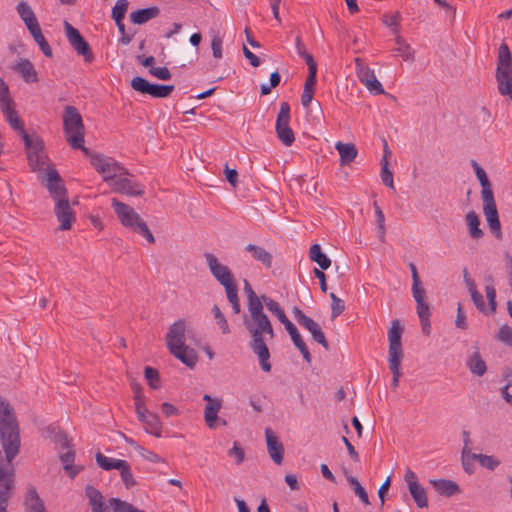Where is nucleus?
Segmentation results:
<instances>
[{"label": "nucleus", "instance_id": "nucleus-1", "mask_svg": "<svg viewBox=\"0 0 512 512\" xmlns=\"http://www.w3.org/2000/svg\"><path fill=\"white\" fill-rule=\"evenodd\" d=\"M249 316L244 318V325L250 335V348L258 356L261 369L271 371L270 352L267 341L275 338L274 328L268 316L263 311V305L252 302L248 305Z\"/></svg>", "mask_w": 512, "mask_h": 512}, {"label": "nucleus", "instance_id": "nucleus-2", "mask_svg": "<svg viewBox=\"0 0 512 512\" xmlns=\"http://www.w3.org/2000/svg\"><path fill=\"white\" fill-rule=\"evenodd\" d=\"M0 444L4 461L12 462L21 447L20 426L12 405L0 396Z\"/></svg>", "mask_w": 512, "mask_h": 512}, {"label": "nucleus", "instance_id": "nucleus-3", "mask_svg": "<svg viewBox=\"0 0 512 512\" xmlns=\"http://www.w3.org/2000/svg\"><path fill=\"white\" fill-rule=\"evenodd\" d=\"M185 331L184 320L174 322L166 335V345L174 357L193 369L198 362V356L194 349L185 345Z\"/></svg>", "mask_w": 512, "mask_h": 512}, {"label": "nucleus", "instance_id": "nucleus-4", "mask_svg": "<svg viewBox=\"0 0 512 512\" xmlns=\"http://www.w3.org/2000/svg\"><path fill=\"white\" fill-rule=\"evenodd\" d=\"M63 129L66 140L73 149H80L85 154L89 153V150L84 146L85 126L76 107L67 105L64 108Z\"/></svg>", "mask_w": 512, "mask_h": 512}, {"label": "nucleus", "instance_id": "nucleus-5", "mask_svg": "<svg viewBox=\"0 0 512 512\" xmlns=\"http://www.w3.org/2000/svg\"><path fill=\"white\" fill-rule=\"evenodd\" d=\"M112 207L124 227L133 232L142 235L150 244L155 243V238L148 228L147 223L141 216L129 205L120 202L118 199H112Z\"/></svg>", "mask_w": 512, "mask_h": 512}, {"label": "nucleus", "instance_id": "nucleus-6", "mask_svg": "<svg viewBox=\"0 0 512 512\" xmlns=\"http://www.w3.org/2000/svg\"><path fill=\"white\" fill-rule=\"evenodd\" d=\"M262 300L267 309L271 313H273L278 318V320L285 326V329L289 333L291 340L302 354L304 360L307 363H311L312 357L304 340L299 334L296 326L288 319L284 310L281 308L280 304L266 295H262Z\"/></svg>", "mask_w": 512, "mask_h": 512}, {"label": "nucleus", "instance_id": "nucleus-7", "mask_svg": "<svg viewBox=\"0 0 512 512\" xmlns=\"http://www.w3.org/2000/svg\"><path fill=\"white\" fill-rule=\"evenodd\" d=\"M93 168L102 176L104 182L112 186L121 175H129V171L112 157L100 153L90 155Z\"/></svg>", "mask_w": 512, "mask_h": 512}, {"label": "nucleus", "instance_id": "nucleus-8", "mask_svg": "<svg viewBox=\"0 0 512 512\" xmlns=\"http://www.w3.org/2000/svg\"><path fill=\"white\" fill-rule=\"evenodd\" d=\"M23 141L27 151L28 163L32 171H43L47 156L44 152L42 139L37 135L30 136L25 134L23 135Z\"/></svg>", "mask_w": 512, "mask_h": 512}, {"label": "nucleus", "instance_id": "nucleus-9", "mask_svg": "<svg viewBox=\"0 0 512 512\" xmlns=\"http://www.w3.org/2000/svg\"><path fill=\"white\" fill-rule=\"evenodd\" d=\"M276 134L278 139L287 147L295 141L294 132L290 127V105L288 102L280 103V110L276 119Z\"/></svg>", "mask_w": 512, "mask_h": 512}, {"label": "nucleus", "instance_id": "nucleus-10", "mask_svg": "<svg viewBox=\"0 0 512 512\" xmlns=\"http://www.w3.org/2000/svg\"><path fill=\"white\" fill-rule=\"evenodd\" d=\"M292 312L298 324L304 329L308 330L311 333L313 339L325 350H329V343L320 325L312 318L305 315V313L297 306L293 307Z\"/></svg>", "mask_w": 512, "mask_h": 512}, {"label": "nucleus", "instance_id": "nucleus-11", "mask_svg": "<svg viewBox=\"0 0 512 512\" xmlns=\"http://www.w3.org/2000/svg\"><path fill=\"white\" fill-rule=\"evenodd\" d=\"M66 37L68 39L69 44L73 47V49L77 52L78 55L84 57V60L88 63L92 62L94 59L93 52L89 43L84 39V37L80 34L78 29L73 27L67 21L64 22Z\"/></svg>", "mask_w": 512, "mask_h": 512}, {"label": "nucleus", "instance_id": "nucleus-12", "mask_svg": "<svg viewBox=\"0 0 512 512\" xmlns=\"http://www.w3.org/2000/svg\"><path fill=\"white\" fill-rule=\"evenodd\" d=\"M14 487V467L12 462L4 461L0 451V504H7Z\"/></svg>", "mask_w": 512, "mask_h": 512}, {"label": "nucleus", "instance_id": "nucleus-13", "mask_svg": "<svg viewBox=\"0 0 512 512\" xmlns=\"http://www.w3.org/2000/svg\"><path fill=\"white\" fill-rule=\"evenodd\" d=\"M355 68L360 82L371 92L376 95L384 94L382 84L377 80L375 73L361 58H355Z\"/></svg>", "mask_w": 512, "mask_h": 512}, {"label": "nucleus", "instance_id": "nucleus-14", "mask_svg": "<svg viewBox=\"0 0 512 512\" xmlns=\"http://www.w3.org/2000/svg\"><path fill=\"white\" fill-rule=\"evenodd\" d=\"M483 213L490 230L497 239L502 238L501 224L499 220L498 210L494 199V194L482 197Z\"/></svg>", "mask_w": 512, "mask_h": 512}, {"label": "nucleus", "instance_id": "nucleus-15", "mask_svg": "<svg viewBox=\"0 0 512 512\" xmlns=\"http://www.w3.org/2000/svg\"><path fill=\"white\" fill-rule=\"evenodd\" d=\"M496 79L498 84L507 79L512 80V58L511 52L506 43H502L498 50Z\"/></svg>", "mask_w": 512, "mask_h": 512}, {"label": "nucleus", "instance_id": "nucleus-16", "mask_svg": "<svg viewBox=\"0 0 512 512\" xmlns=\"http://www.w3.org/2000/svg\"><path fill=\"white\" fill-rule=\"evenodd\" d=\"M42 181H46L45 186L55 201L68 197L67 189L55 168H48Z\"/></svg>", "mask_w": 512, "mask_h": 512}, {"label": "nucleus", "instance_id": "nucleus-17", "mask_svg": "<svg viewBox=\"0 0 512 512\" xmlns=\"http://www.w3.org/2000/svg\"><path fill=\"white\" fill-rule=\"evenodd\" d=\"M111 187L114 192L128 196H141L145 192V186L134 181L130 173L129 175H121L112 183Z\"/></svg>", "mask_w": 512, "mask_h": 512}, {"label": "nucleus", "instance_id": "nucleus-18", "mask_svg": "<svg viewBox=\"0 0 512 512\" xmlns=\"http://www.w3.org/2000/svg\"><path fill=\"white\" fill-rule=\"evenodd\" d=\"M205 259L211 274L222 286L235 281L230 269L221 264L215 255L206 253Z\"/></svg>", "mask_w": 512, "mask_h": 512}, {"label": "nucleus", "instance_id": "nucleus-19", "mask_svg": "<svg viewBox=\"0 0 512 512\" xmlns=\"http://www.w3.org/2000/svg\"><path fill=\"white\" fill-rule=\"evenodd\" d=\"M54 213L60 223L59 230H69L75 220V215L70 206L68 197L55 201Z\"/></svg>", "mask_w": 512, "mask_h": 512}, {"label": "nucleus", "instance_id": "nucleus-20", "mask_svg": "<svg viewBox=\"0 0 512 512\" xmlns=\"http://www.w3.org/2000/svg\"><path fill=\"white\" fill-rule=\"evenodd\" d=\"M267 450L271 459L278 465L283 461L284 447L271 428L265 429Z\"/></svg>", "mask_w": 512, "mask_h": 512}, {"label": "nucleus", "instance_id": "nucleus-21", "mask_svg": "<svg viewBox=\"0 0 512 512\" xmlns=\"http://www.w3.org/2000/svg\"><path fill=\"white\" fill-rule=\"evenodd\" d=\"M403 328L398 319L392 321L388 331L389 349L388 355H403L401 337Z\"/></svg>", "mask_w": 512, "mask_h": 512}, {"label": "nucleus", "instance_id": "nucleus-22", "mask_svg": "<svg viewBox=\"0 0 512 512\" xmlns=\"http://www.w3.org/2000/svg\"><path fill=\"white\" fill-rule=\"evenodd\" d=\"M24 509L25 512H47L43 500L33 485H29L26 489Z\"/></svg>", "mask_w": 512, "mask_h": 512}, {"label": "nucleus", "instance_id": "nucleus-23", "mask_svg": "<svg viewBox=\"0 0 512 512\" xmlns=\"http://www.w3.org/2000/svg\"><path fill=\"white\" fill-rule=\"evenodd\" d=\"M13 70L17 72L26 83H35L38 81V73L33 63L28 59H21L13 66Z\"/></svg>", "mask_w": 512, "mask_h": 512}, {"label": "nucleus", "instance_id": "nucleus-24", "mask_svg": "<svg viewBox=\"0 0 512 512\" xmlns=\"http://www.w3.org/2000/svg\"><path fill=\"white\" fill-rule=\"evenodd\" d=\"M85 496L89 500L92 512H108L102 493L92 485L85 487Z\"/></svg>", "mask_w": 512, "mask_h": 512}, {"label": "nucleus", "instance_id": "nucleus-25", "mask_svg": "<svg viewBox=\"0 0 512 512\" xmlns=\"http://www.w3.org/2000/svg\"><path fill=\"white\" fill-rule=\"evenodd\" d=\"M3 115L5 116L9 125L16 131H18L19 135L23 139V135L28 134L24 129L23 121L18 116L17 111L15 110V104L9 105L1 109Z\"/></svg>", "mask_w": 512, "mask_h": 512}, {"label": "nucleus", "instance_id": "nucleus-26", "mask_svg": "<svg viewBox=\"0 0 512 512\" xmlns=\"http://www.w3.org/2000/svg\"><path fill=\"white\" fill-rule=\"evenodd\" d=\"M160 9L158 7H148L136 10L130 14V20L133 24L142 25L158 17Z\"/></svg>", "mask_w": 512, "mask_h": 512}, {"label": "nucleus", "instance_id": "nucleus-27", "mask_svg": "<svg viewBox=\"0 0 512 512\" xmlns=\"http://www.w3.org/2000/svg\"><path fill=\"white\" fill-rule=\"evenodd\" d=\"M466 365L469 371L476 376H483L487 371V366L483 360L478 348L467 358Z\"/></svg>", "mask_w": 512, "mask_h": 512}, {"label": "nucleus", "instance_id": "nucleus-28", "mask_svg": "<svg viewBox=\"0 0 512 512\" xmlns=\"http://www.w3.org/2000/svg\"><path fill=\"white\" fill-rule=\"evenodd\" d=\"M430 483L440 495L446 497H451L460 491L458 484L452 480L433 479Z\"/></svg>", "mask_w": 512, "mask_h": 512}, {"label": "nucleus", "instance_id": "nucleus-29", "mask_svg": "<svg viewBox=\"0 0 512 512\" xmlns=\"http://www.w3.org/2000/svg\"><path fill=\"white\" fill-rule=\"evenodd\" d=\"M335 149L340 155V164L342 166L349 165L357 157V148L353 143L337 142Z\"/></svg>", "mask_w": 512, "mask_h": 512}, {"label": "nucleus", "instance_id": "nucleus-30", "mask_svg": "<svg viewBox=\"0 0 512 512\" xmlns=\"http://www.w3.org/2000/svg\"><path fill=\"white\" fill-rule=\"evenodd\" d=\"M139 421L144 424V429L147 433L157 438L162 436V423L156 414L148 413L142 419H139Z\"/></svg>", "mask_w": 512, "mask_h": 512}, {"label": "nucleus", "instance_id": "nucleus-31", "mask_svg": "<svg viewBox=\"0 0 512 512\" xmlns=\"http://www.w3.org/2000/svg\"><path fill=\"white\" fill-rule=\"evenodd\" d=\"M245 250L250 252L252 257L256 261L261 262L266 268L272 267L273 256L263 247L254 244H248L245 247Z\"/></svg>", "mask_w": 512, "mask_h": 512}, {"label": "nucleus", "instance_id": "nucleus-32", "mask_svg": "<svg viewBox=\"0 0 512 512\" xmlns=\"http://www.w3.org/2000/svg\"><path fill=\"white\" fill-rule=\"evenodd\" d=\"M46 431L50 434L51 440L56 445L57 449L70 448V439L63 430L54 426H48Z\"/></svg>", "mask_w": 512, "mask_h": 512}, {"label": "nucleus", "instance_id": "nucleus-33", "mask_svg": "<svg viewBox=\"0 0 512 512\" xmlns=\"http://www.w3.org/2000/svg\"><path fill=\"white\" fill-rule=\"evenodd\" d=\"M310 260L316 262L322 270H327L331 265L330 258L322 252L319 244H313L309 249Z\"/></svg>", "mask_w": 512, "mask_h": 512}, {"label": "nucleus", "instance_id": "nucleus-34", "mask_svg": "<svg viewBox=\"0 0 512 512\" xmlns=\"http://www.w3.org/2000/svg\"><path fill=\"white\" fill-rule=\"evenodd\" d=\"M471 165L475 171L476 177L479 180L482 187V197L492 195V185L487 177L485 170L475 161H471Z\"/></svg>", "mask_w": 512, "mask_h": 512}, {"label": "nucleus", "instance_id": "nucleus-35", "mask_svg": "<svg viewBox=\"0 0 512 512\" xmlns=\"http://www.w3.org/2000/svg\"><path fill=\"white\" fill-rule=\"evenodd\" d=\"M222 407L221 399H216L214 403H207L204 410V419L209 428L215 427V422L218 418L217 414Z\"/></svg>", "mask_w": 512, "mask_h": 512}, {"label": "nucleus", "instance_id": "nucleus-36", "mask_svg": "<svg viewBox=\"0 0 512 512\" xmlns=\"http://www.w3.org/2000/svg\"><path fill=\"white\" fill-rule=\"evenodd\" d=\"M412 294L417 304V312L430 310L428 303L425 301L426 291L422 286L421 281L414 282L412 284Z\"/></svg>", "mask_w": 512, "mask_h": 512}, {"label": "nucleus", "instance_id": "nucleus-37", "mask_svg": "<svg viewBox=\"0 0 512 512\" xmlns=\"http://www.w3.org/2000/svg\"><path fill=\"white\" fill-rule=\"evenodd\" d=\"M16 11L20 19L24 22L25 26L33 24L35 21H38L31 6L25 1H20L17 4Z\"/></svg>", "mask_w": 512, "mask_h": 512}, {"label": "nucleus", "instance_id": "nucleus-38", "mask_svg": "<svg viewBox=\"0 0 512 512\" xmlns=\"http://www.w3.org/2000/svg\"><path fill=\"white\" fill-rule=\"evenodd\" d=\"M466 224L468 226L469 234L473 239H480L483 236V231L479 228V217L474 211H469L465 216Z\"/></svg>", "mask_w": 512, "mask_h": 512}, {"label": "nucleus", "instance_id": "nucleus-39", "mask_svg": "<svg viewBox=\"0 0 512 512\" xmlns=\"http://www.w3.org/2000/svg\"><path fill=\"white\" fill-rule=\"evenodd\" d=\"M96 462L103 470H119L125 465V460L109 458L100 452L96 454Z\"/></svg>", "mask_w": 512, "mask_h": 512}, {"label": "nucleus", "instance_id": "nucleus-40", "mask_svg": "<svg viewBox=\"0 0 512 512\" xmlns=\"http://www.w3.org/2000/svg\"><path fill=\"white\" fill-rule=\"evenodd\" d=\"M409 492L419 508L428 507L426 490L419 483H413L409 488Z\"/></svg>", "mask_w": 512, "mask_h": 512}, {"label": "nucleus", "instance_id": "nucleus-41", "mask_svg": "<svg viewBox=\"0 0 512 512\" xmlns=\"http://www.w3.org/2000/svg\"><path fill=\"white\" fill-rule=\"evenodd\" d=\"M470 457L472 460H476L482 467H485L490 471L495 470L501 463L497 457L492 455L472 453Z\"/></svg>", "mask_w": 512, "mask_h": 512}, {"label": "nucleus", "instance_id": "nucleus-42", "mask_svg": "<svg viewBox=\"0 0 512 512\" xmlns=\"http://www.w3.org/2000/svg\"><path fill=\"white\" fill-rule=\"evenodd\" d=\"M401 20L402 16L398 11L390 14H385L382 18L383 24L389 27L395 36L398 35L400 32Z\"/></svg>", "mask_w": 512, "mask_h": 512}, {"label": "nucleus", "instance_id": "nucleus-43", "mask_svg": "<svg viewBox=\"0 0 512 512\" xmlns=\"http://www.w3.org/2000/svg\"><path fill=\"white\" fill-rule=\"evenodd\" d=\"M109 506L112 508L113 512H145L119 498H110Z\"/></svg>", "mask_w": 512, "mask_h": 512}, {"label": "nucleus", "instance_id": "nucleus-44", "mask_svg": "<svg viewBox=\"0 0 512 512\" xmlns=\"http://www.w3.org/2000/svg\"><path fill=\"white\" fill-rule=\"evenodd\" d=\"M395 42L397 44L396 51L400 53V56L404 61L413 60V51L409 44L398 34L395 36Z\"/></svg>", "mask_w": 512, "mask_h": 512}, {"label": "nucleus", "instance_id": "nucleus-45", "mask_svg": "<svg viewBox=\"0 0 512 512\" xmlns=\"http://www.w3.org/2000/svg\"><path fill=\"white\" fill-rule=\"evenodd\" d=\"M308 76L306 78L304 88L314 89L317 82V63L315 59H308Z\"/></svg>", "mask_w": 512, "mask_h": 512}, {"label": "nucleus", "instance_id": "nucleus-46", "mask_svg": "<svg viewBox=\"0 0 512 512\" xmlns=\"http://www.w3.org/2000/svg\"><path fill=\"white\" fill-rule=\"evenodd\" d=\"M129 3L127 0H117L112 9L111 17L115 22L123 21L128 10Z\"/></svg>", "mask_w": 512, "mask_h": 512}, {"label": "nucleus", "instance_id": "nucleus-47", "mask_svg": "<svg viewBox=\"0 0 512 512\" xmlns=\"http://www.w3.org/2000/svg\"><path fill=\"white\" fill-rule=\"evenodd\" d=\"M174 90V85L152 84L149 95L154 98H166Z\"/></svg>", "mask_w": 512, "mask_h": 512}, {"label": "nucleus", "instance_id": "nucleus-48", "mask_svg": "<svg viewBox=\"0 0 512 512\" xmlns=\"http://www.w3.org/2000/svg\"><path fill=\"white\" fill-rule=\"evenodd\" d=\"M131 87L137 92H140L141 94H148L150 93L152 83H150L147 79L143 77H134L131 80Z\"/></svg>", "mask_w": 512, "mask_h": 512}, {"label": "nucleus", "instance_id": "nucleus-49", "mask_svg": "<svg viewBox=\"0 0 512 512\" xmlns=\"http://www.w3.org/2000/svg\"><path fill=\"white\" fill-rule=\"evenodd\" d=\"M403 355H388L389 369L393 374V378L400 379L402 376L401 362Z\"/></svg>", "mask_w": 512, "mask_h": 512}, {"label": "nucleus", "instance_id": "nucleus-50", "mask_svg": "<svg viewBox=\"0 0 512 512\" xmlns=\"http://www.w3.org/2000/svg\"><path fill=\"white\" fill-rule=\"evenodd\" d=\"M212 314L214 316V319H215L217 325L221 329L222 333L223 334L230 333V328H229L228 322H227L224 314L221 312L220 308L217 305H214L212 307Z\"/></svg>", "mask_w": 512, "mask_h": 512}, {"label": "nucleus", "instance_id": "nucleus-51", "mask_svg": "<svg viewBox=\"0 0 512 512\" xmlns=\"http://www.w3.org/2000/svg\"><path fill=\"white\" fill-rule=\"evenodd\" d=\"M9 105H14V101L10 96L8 85L0 78V109Z\"/></svg>", "mask_w": 512, "mask_h": 512}, {"label": "nucleus", "instance_id": "nucleus-52", "mask_svg": "<svg viewBox=\"0 0 512 512\" xmlns=\"http://www.w3.org/2000/svg\"><path fill=\"white\" fill-rule=\"evenodd\" d=\"M119 471L121 474V479L127 489H130L136 485V480L134 479L133 474L130 469V465L128 464V462L126 460H125L124 467L119 469Z\"/></svg>", "mask_w": 512, "mask_h": 512}, {"label": "nucleus", "instance_id": "nucleus-53", "mask_svg": "<svg viewBox=\"0 0 512 512\" xmlns=\"http://www.w3.org/2000/svg\"><path fill=\"white\" fill-rule=\"evenodd\" d=\"M330 298L332 300L331 314L332 318L334 319L344 312L345 303L342 299L338 298L335 293H330Z\"/></svg>", "mask_w": 512, "mask_h": 512}, {"label": "nucleus", "instance_id": "nucleus-54", "mask_svg": "<svg viewBox=\"0 0 512 512\" xmlns=\"http://www.w3.org/2000/svg\"><path fill=\"white\" fill-rule=\"evenodd\" d=\"M388 161H385V163L381 164V180L383 184L390 188H394V181H393V174L392 171L388 168Z\"/></svg>", "mask_w": 512, "mask_h": 512}, {"label": "nucleus", "instance_id": "nucleus-55", "mask_svg": "<svg viewBox=\"0 0 512 512\" xmlns=\"http://www.w3.org/2000/svg\"><path fill=\"white\" fill-rule=\"evenodd\" d=\"M144 374H145V378L147 379L150 387L153 389L158 388L159 372L150 366H146L145 370H144Z\"/></svg>", "mask_w": 512, "mask_h": 512}, {"label": "nucleus", "instance_id": "nucleus-56", "mask_svg": "<svg viewBox=\"0 0 512 512\" xmlns=\"http://www.w3.org/2000/svg\"><path fill=\"white\" fill-rule=\"evenodd\" d=\"M418 317L420 319V323L422 326V331L425 335H429L431 332V324H430V310L418 311Z\"/></svg>", "mask_w": 512, "mask_h": 512}, {"label": "nucleus", "instance_id": "nucleus-57", "mask_svg": "<svg viewBox=\"0 0 512 512\" xmlns=\"http://www.w3.org/2000/svg\"><path fill=\"white\" fill-rule=\"evenodd\" d=\"M376 222L380 233V238L383 239L385 235V216L377 202H374Z\"/></svg>", "mask_w": 512, "mask_h": 512}, {"label": "nucleus", "instance_id": "nucleus-58", "mask_svg": "<svg viewBox=\"0 0 512 512\" xmlns=\"http://www.w3.org/2000/svg\"><path fill=\"white\" fill-rule=\"evenodd\" d=\"M228 456L235 458L236 464H241L245 458V451L238 442H234L233 447L228 451Z\"/></svg>", "mask_w": 512, "mask_h": 512}, {"label": "nucleus", "instance_id": "nucleus-59", "mask_svg": "<svg viewBox=\"0 0 512 512\" xmlns=\"http://www.w3.org/2000/svg\"><path fill=\"white\" fill-rule=\"evenodd\" d=\"M497 338L499 341L512 347V328L507 325H503L499 329Z\"/></svg>", "mask_w": 512, "mask_h": 512}, {"label": "nucleus", "instance_id": "nucleus-60", "mask_svg": "<svg viewBox=\"0 0 512 512\" xmlns=\"http://www.w3.org/2000/svg\"><path fill=\"white\" fill-rule=\"evenodd\" d=\"M486 296L489 303L490 313H495L497 309L496 290L493 285L485 287Z\"/></svg>", "mask_w": 512, "mask_h": 512}, {"label": "nucleus", "instance_id": "nucleus-61", "mask_svg": "<svg viewBox=\"0 0 512 512\" xmlns=\"http://www.w3.org/2000/svg\"><path fill=\"white\" fill-rule=\"evenodd\" d=\"M223 287L225 288L227 299L230 303L239 301L238 290H237V285H236L235 281H233L227 285H224Z\"/></svg>", "mask_w": 512, "mask_h": 512}, {"label": "nucleus", "instance_id": "nucleus-62", "mask_svg": "<svg viewBox=\"0 0 512 512\" xmlns=\"http://www.w3.org/2000/svg\"><path fill=\"white\" fill-rule=\"evenodd\" d=\"M455 325L457 328L462 329V330H466L468 328L466 315L462 308L461 303H459L458 307H457V315H456Z\"/></svg>", "mask_w": 512, "mask_h": 512}, {"label": "nucleus", "instance_id": "nucleus-63", "mask_svg": "<svg viewBox=\"0 0 512 512\" xmlns=\"http://www.w3.org/2000/svg\"><path fill=\"white\" fill-rule=\"evenodd\" d=\"M34 41L38 44L39 48L46 57L50 58L53 56L52 49L43 34L38 36V38H34Z\"/></svg>", "mask_w": 512, "mask_h": 512}, {"label": "nucleus", "instance_id": "nucleus-64", "mask_svg": "<svg viewBox=\"0 0 512 512\" xmlns=\"http://www.w3.org/2000/svg\"><path fill=\"white\" fill-rule=\"evenodd\" d=\"M498 90L501 95L509 96L512 100V79L500 82V84H498Z\"/></svg>", "mask_w": 512, "mask_h": 512}]
</instances>
